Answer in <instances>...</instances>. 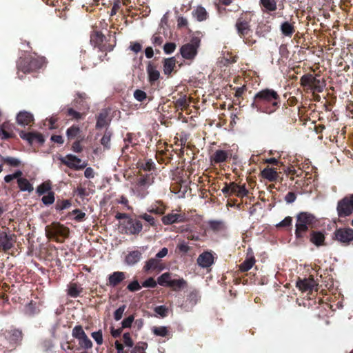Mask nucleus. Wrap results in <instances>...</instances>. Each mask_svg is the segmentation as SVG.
I'll use <instances>...</instances> for the list:
<instances>
[{"label":"nucleus","instance_id":"nucleus-53","mask_svg":"<svg viewBox=\"0 0 353 353\" xmlns=\"http://www.w3.org/2000/svg\"><path fill=\"white\" fill-rule=\"evenodd\" d=\"M92 337L98 345H101L103 343V336L101 331L92 332Z\"/></svg>","mask_w":353,"mask_h":353},{"label":"nucleus","instance_id":"nucleus-19","mask_svg":"<svg viewBox=\"0 0 353 353\" xmlns=\"http://www.w3.org/2000/svg\"><path fill=\"white\" fill-rule=\"evenodd\" d=\"M197 263L202 268H209L214 263V256L211 252H204L199 256Z\"/></svg>","mask_w":353,"mask_h":353},{"label":"nucleus","instance_id":"nucleus-2","mask_svg":"<svg viewBox=\"0 0 353 353\" xmlns=\"http://www.w3.org/2000/svg\"><path fill=\"white\" fill-rule=\"evenodd\" d=\"M201 221L200 216L196 210L182 211L178 207V223H183L178 226V233L183 234L188 240L198 241L199 236L196 232V225Z\"/></svg>","mask_w":353,"mask_h":353},{"label":"nucleus","instance_id":"nucleus-38","mask_svg":"<svg viewBox=\"0 0 353 353\" xmlns=\"http://www.w3.org/2000/svg\"><path fill=\"white\" fill-rule=\"evenodd\" d=\"M148 211L151 213L161 214L164 212V207L161 205L159 203L155 204L154 205L150 206Z\"/></svg>","mask_w":353,"mask_h":353},{"label":"nucleus","instance_id":"nucleus-56","mask_svg":"<svg viewBox=\"0 0 353 353\" xmlns=\"http://www.w3.org/2000/svg\"><path fill=\"white\" fill-rule=\"evenodd\" d=\"M178 108L181 107V109L186 108V106L188 105V101L186 98V96H180V98L178 99Z\"/></svg>","mask_w":353,"mask_h":353},{"label":"nucleus","instance_id":"nucleus-42","mask_svg":"<svg viewBox=\"0 0 353 353\" xmlns=\"http://www.w3.org/2000/svg\"><path fill=\"white\" fill-rule=\"evenodd\" d=\"M79 341V345L85 349L90 348L92 346V341L88 339L86 334H84Z\"/></svg>","mask_w":353,"mask_h":353},{"label":"nucleus","instance_id":"nucleus-3","mask_svg":"<svg viewBox=\"0 0 353 353\" xmlns=\"http://www.w3.org/2000/svg\"><path fill=\"white\" fill-rule=\"evenodd\" d=\"M199 291L183 278L178 279V307L184 312L191 311L200 301Z\"/></svg>","mask_w":353,"mask_h":353},{"label":"nucleus","instance_id":"nucleus-21","mask_svg":"<svg viewBox=\"0 0 353 353\" xmlns=\"http://www.w3.org/2000/svg\"><path fill=\"white\" fill-rule=\"evenodd\" d=\"M295 22L284 21L280 26V30L283 35L287 37H292L295 32Z\"/></svg>","mask_w":353,"mask_h":353},{"label":"nucleus","instance_id":"nucleus-33","mask_svg":"<svg viewBox=\"0 0 353 353\" xmlns=\"http://www.w3.org/2000/svg\"><path fill=\"white\" fill-rule=\"evenodd\" d=\"M271 26L268 23H260L256 29V34L259 37H265L271 31Z\"/></svg>","mask_w":353,"mask_h":353},{"label":"nucleus","instance_id":"nucleus-63","mask_svg":"<svg viewBox=\"0 0 353 353\" xmlns=\"http://www.w3.org/2000/svg\"><path fill=\"white\" fill-rule=\"evenodd\" d=\"M128 289L130 291L134 292L139 290L141 289V286L137 281H134L128 285Z\"/></svg>","mask_w":353,"mask_h":353},{"label":"nucleus","instance_id":"nucleus-12","mask_svg":"<svg viewBox=\"0 0 353 353\" xmlns=\"http://www.w3.org/2000/svg\"><path fill=\"white\" fill-rule=\"evenodd\" d=\"M317 283L312 276L307 279H299L296 281V287L302 292L317 291Z\"/></svg>","mask_w":353,"mask_h":353},{"label":"nucleus","instance_id":"nucleus-7","mask_svg":"<svg viewBox=\"0 0 353 353\" xmlns=\"http://www.w3.org/2000/svg\"><path fill=\"white\" fill-rule=\"evenodd\" d=\"M300 85L307 92H321L325 85L323 80L317 79L310 73L305 74L301 77Z\"/></svg>","mask_w":353,"mask_h":353},{"label":"nucleus","instance_id":"nucleus-31","mask_svg":"<svg viewBox=\"0 0 353 353\" xmlns=\"http://www.w3.org/2000/svg\"><path fill=\"white\" fill-rule=\"evenodd\" d=\"M147 72L148 74L149 81L150 82H153L159 79L160 73L152 64H148L147 67Z\"/></svg>","mask_w":353,"mask_h":353},{"label":"nucleus","instance_id":"nucleus-16","mask_svg":"<svg viewBox=\"0 0 353 353\" xmlns=\"http://www.w3.org/2000/svg\"><path fill=\"white\" fill-rule=\"evenodd\" d=\"M61 161L71 168L76 170L82 169L85 167V163L74 155L68 154L61 159Z\"/></svg>","mask_w":353,"mask_h":353},{"label":"nucleus","instance_id":"nucleus-13","mask_svg":"<svg viewBox=\"0 0 353 353\" xmlns=\"http://www.w3.org/2000/svg\"><path fill=\"white\" fill-rule=\"evenodd\" d=\"M47 236L52 238L56 236H61L65 238L69 234V229L62 225L54 223L50 228L46 230Z\"/></svg>","mask_w":353,"mask_h":353},{"label":"nucleus","instance_id":"nucleus-27","mask_svg":"<svg viewBox=\"0 0 353 353\" xmlns=\"http://www.w3.org/2000/svg\"><path fill=\"white\" fill-rule=\"evenodd\" d=\"M20 137L24 140H26L29 143H32L34 141H37L38 142H43V138L42 136L39 134H35V133H25L21 132L20 133Z\"/></svg>","mask_w":353,"mask_h":353},{"label":"nucleus","instance_id":"nucleus-64","mask_svg":"<svg viewBox=\"0 0 353 353\" xmlns=\"http://www.w3.org/2000/svg\"><path fill=\"white\" fill-rule=\"evenodd\" d=\"M178 250L181 252L188 253L190 250V247L185 242H181L178 245Z\"/></svg>","mask_w":353,"mask_h":353},{"label":"nucleus","instance_id":"nucleus-50","mask_svg":"<svg viewBox=\"0 0 353 353\" xmlns=\"http://www.w3.org/2000/svg\"><path fill=\"white\" fill-rule=\"evenodd\" d=\"M154 312L160 316L165 317L168 315V310L163 305H160L154 308Z\"/></svg>","mask_w":353,"mask_h":353},{"label":"nucleus","instance_id":"nucleus-32","mask_svg":"<svg viewBox=\"0 0 353 353\" xmlns=\"http://www.w3.org/2000/svg\"><path fill=\"white\" fill-rule=\"evenodd\" d=\"M17 183L19 188L21 191H28L30 192L34 190L32 185L25 178H19Z\"/></svg>","mask_w":353,"mask_h":353},{"label":"nucleus","instance_id":"nucleus-37","mask_svg":"<svg viewBox=\"0 0 353 353\" xmlns=\"http://www.w3.org/2000/svg\"><path fill=\"white\" fill-rule=\"evenodd\" d=\"M80 132V128L78 126L73 125L67 130L66 134L69 139H74Z\"/></svg>","mask_w":353,"mask_h":353},{"label":"nucleus","instance_id":"nucleus-14","mask_svg":"<svg viewBox=\"0 0 353 353\" xmlns=\"http://www.w3.org/2000/svg\"><path fill=\"white\" fill-rule=\"evenodd\" d=\"M165 268L161 259L156 257L151 258L146 261L144 265V270L146 272H160Z\"/></svg>","mask_w":353,"mask_h":353},{"label":"nucleus","instance_id":"nucleus-58","mask_svg":"<svg viewBox=\"0 0 353 353\" xmlns=\"http://www.w3.org/2000/svg\"><path fill=\"white\" fill-rule=\"evenodd\" d=\"M134 97L137 101H142L146 98V94L142 90H137L134 93Z\"/></svg>","mask_w":353,"mask_h":353},{"label":"nucleus","instance_id":"nucleus-51","mask_svg":"<svg viewBox=\"0 0 353 353\" xmlns=\"http://www.w3.org/2000/svg\"><path fill=\"white\" fill-rule=\"evenodd\" d=\"M42 201L45 205H50L54 201V196L52 192H48V194L44 195L42 198Z\"/></svg>","mask_w":353,"mask_h":353},{"label":"nucleus","instance_id":"nucleus-15","mask_svg":"<svg viewBox=\"0 0 353 353\" xmlns=\"http://www.w3.org/2000/svg\"><path fill=\"white\" fill-rule=\"evenodd\" d=\"M230 150H216L210 156V162L212 165L219 164L226 162L231 157Z\"/></svg>","mask_w":353,"mask_h":353},{"label":"nucleus","instance_id":"nucleus-44","mask_svg":"<svg viewBox=\"0 0 353 353\" xmlns=\"http://www.w3.org/2000/svg\"><path fill=\"white\" fill-rule=\"evenodd\" d=\"M108 124L107 116L105 114H100L97 119V127L101 128Z\"/></svg>","mask_w":353,"mask_h":353},{"label":"nucleus","instance_id":"nucleus-18","mask_svg":"<svg viewBox=\"0 0 353 353\" xmlns=\"http://www.w3.org/2000/svg\"><path fill=\"white\" fill-rule=\"evenodd\" d=\"M256 262L255 257L253 254L252 250H248V253L243 263L239 265V270L242 272H245L250 270Z\"/></svg>","mask_w":353,"mask_h":353},{"label":"nucleus","instance_id":"nucleus-52","mask_svg":"<svg viewBox=\"0 0 353 353\" xmlns=\"http://www.w3.org/2000/svg\"><path fill=\"white\" fill-rule=\"evenodd\" d=\"M134 320V317L133 315H130L128 317L125 318L123 320L121 324L123 328H128L132 325V322Z\"/></svg>","mask_w":353,"mask_h":353},{"label":"nucleus","instance_id":"nucleus-35","mask_svg":"<svg viewBox=\"0 0 353 353\" xmlns=\"http://www.w3.org/2000/svg\"><path fill=\"white\" fill-rule=\"evenodd\" d=\"M151 330L152 333L157 336L165 337L169 334L168 327L165 326H154L151 328Z\"/></svg>","mask_w":353,"mask_h":353},{"label":"nucleus","instance_id":"nucleus-11","mask_svg":"<svg viewBox=\"0 0 353 353\" xmlns=\"http://www.w3.org/2000/svg\"><path fill=\"white\" fill-rule=\"evenodd\" d=\"M305 239L309 240L310 243L315 245L317 247H320L325 245V234L323 232L315 230L314 229L311 230L307 233V236Z\"/></svg>","mask_w":353,"mask_h":353},{"label":"nucleus","instance_id":"nucleus-5","mask_svg":"<svg viewBox=\"0 0 353 353\" xmlns=\"http://www.w3.org/2000/svg\"><path fill=\"white\" fill-rule=\"evenodd\" d=\"M252 20V17L250 12H243L236 19L235 23L238 35L249 46H252L256 43V40L252 37V30L250 24Z\"/></svg>","mask_w":353,"mask_h":353},{"label":"nucleus","instance_id":"nucleus-47","mask_svg":"<svg viewBox=\"0 0 353 353\" xmlns=\"http://www.w3.org/2000/svg\"><path fill=\"white\" fill-rule=\"evenodd\" d=\"M189 137H190V134L186 133V132H181V135H180V142H181V147H184V146H187V145H191L188 141L189 139ZM178 141H179V139H178Z\"/></svg>","mask_w":353,"mask_h":353},{"label":"nucleus","instance_id":"nucleus-4","mask_svg":"<svg viewBox=\"0 0 353 353\" xmlns=\"http://www.w3.org/2000/svg\"><path fill=\"white\" fill-rule=\"evenodd\" d=\"M318 219L308 212H299L296 216L294 234L297 240L304 241L307 233L316 226Z\"/></svg>","mask_w":353,"mask_h":353},{"label":"nucleus","instance_id":"nucleus-62","mask_svg":"<svg viewBox=\"0 0 353 353\" xmlns=\"http://www.w3.org/2000/svg\"><path fill=\"white\" fill-rule=\"evenodd\" d=\"M123 343L124 344L128 347H132L133 346V341L130 337V335L129 333H125L123 336Z\"/></svg>","mask_w":353,"mask_h":353},{"label":"nucleus","instance_id":"nucleus-49","mask_svg":"<svg viewBox=\"0 0 353 353\" xmlns=\"http://www.w3.org/2000/svg\"><path fill=\"white\" fill-rule=\"evenodd\" d=\"M126 306L123 305L120 306L114 313V318L116 321H119L121 319L123 313L125 310Z\"/></svg>","mask_w":353,"mask_h":353},{"label":"nucleus","instance_id":"nucleus-36","mask_svg":"<svg viewBox=\"0 0 353 353\" xmlns=\"http://www.w3.org/2000/svg\"><path fill=\"white\" fill-rule=\"evenodd\" d=\"M286 174L290 176L292 180L294 179V176H301L303 173L302 170L300 169L296 170L294 167H288L287 170L285 171Z\"/></svg>","mask_w":353,"mask_h":353},{"label":"nucleus","instance_id":"nucleus-54","mask_svg":"<svg viewBox=\"0 0 353 353\" xmlns=\"http://www.w3.org/2000/svg\"><path fill=\"white\" fill-rule=\"evenodd\" d=\"M156 285L157 281L152 277L148 278L142 283V286L144 288H154Z\"/></svg>","mask_w":353,"mask_h":353},{"label":"nucleus","instance_id":"nucleus-59","mask_svg":"<svg viewBox=\"0 0 353 353\" xmlns=\"http://www.w3.org/2000/svg\"><path fill=\"white\" fill-rule=\"evenodd\" d=\"M296 199V194L293 192H288L285 196V201L288 203H293Z\"/></svg>","mask_w":353,"mask_h":353},{"label":"nucleus","instance_id":"nucleus-23","mask_svg":"<svg viewBox=\"0 0 353 353\" xmlns=\"http://www.w3.org/2000/svg\"><path fill=\"white\" fill-rule=\"evenodd\" d=\"M157 283L162 286L173 287L175 284V279L170 273L166 272L158 278Z\"/></svg>","mask_w":353,"mask_h":353},{"label":"nucleus","instance_id":"nucleus-41","mask_svg":"<svg viewBox=\"0 0 353 353\" xmlns=\"http://www.w3.org/2000/svg\"><path fill=\"white\" fill-rule=\"evenodd\" d=\"M51 189V185L50 183L45 182L38 186L37 188V192L39 194H43L44 193L48 192Z\"/></svg>","mask_w":353,"mask_h":353},{"label":"nucleus","instance_id":"nucleus-60","mask_svg":"<svg viewBox=\"0 0 353 353\" xmlns=\"http://www.w3.org/2000/svg\"><path fill=\"white\" fill-rule=\"evenodd\" d=\"M175 47L176 46L174 43H168L164 45L163 50L166 54H170L174 51Z\"/></svg>","mask_w":353,"mask_h":353},{"label":"nucleus","instance_id":"nucleus-30","mask_svg":"<svg viewBox=\"0 0 353 353\" xmlns=\"http://www.w3.org/2000/svg\"><path fill=\"white\" fill-rule=\"evenodd\" d=\"M125 279V274L122 272H115L109 276V283L115 286Z\"/></svg>","mask_w":353,"mask_h":353},{"label":"nucleus","instance_id":"nucleus-28","mask_svg":"<svg viewBox=\"0 0 353 353\" xmlns=\"http://www.w3.org/2000/svg\"><path fill=\"white\" fill-rule=\"evenodd\" d=\"M141 255L139 251H132L125 256V263L129 265H133L141 260Z\"/></svg>","mask_w":353,"mask_h":353},{"label":"nucleus","instance_id":"nucleus-34","mask_svg":"<svg viewBox=\"0 0 353 353\" xmlns=\"http://www.w3.org/2000/svg\"><path fill=\"white\" fill-rule=\"evenodd\" d=\"M210 230L214 232H220L224 229V223L222 221L210 220L208 222Z\"/></svg>","mask_w":353,"mask_h":353},{"label":"nucleus","instance_id":"nucleus-40","mask_svg":"<svg viewBox=\"0 0 353 353\" xmlns=\"http://www.w3.org/2000/svg\"><path fill=\"white\" fill-rule=\"evenodd\" d=\"M81 291V289L76 284H71L68 289V294L72 297H77L79 296Z\"/></svg>","mask_w":353,"mask_h":353},{"label":"nucleus","instance_id":"nucleus-1","mask_svg":"<svg viewBox=\"0 0 353 353\" xmlns=\"http://www.w3.org/2000/svg\"><path fill=\"white\" fill-rule=\"evenodd\" d=\"M281 98L272 88H264L256 92L251 106L257 111L270 114L279 108Z\"/></svg>","mask_w":353,"mask_h":353},{"label":"nucleus","instance_id":"nucleus-57","mask_svg":"<svg viewBox=\"0 0 353 353\" xmlns=\"http://www.w3.org/2000/svg\"><path fill=\"white\" fill-rule=\"evenodd\" d=\"M72 214L73 215H74V219L78 221H82L85 216V214L83 212H81V210H74L72 212Z\"/></svg>","mask_w":353,"mask_h":353},{"label":"nucleus","instance_id":"nucleus-26","mask_svg":"<svg viewBox=\"0 0 353 353\" xmlns=\"http://www.w3.org/2000/svg\"><path fill=\"white\" fill-rule=\"evenodd\" d=\"M192 15L199 21H203L208 18V13L205 8L201 6H197L192 12Z\"/></svg>","mask_w":353,"mask_h":353},{"label":"nucleus","instance_id":"nucleus-29","mask_svg":"<svg viewBox=\"0 0 353 353\" xmlns=\"http://www.w3.org/2000/svg\"><path fill=\"white\" fill-rule=\"evenodd\" d=\"M176 65V59L174 57L165 59L163 63V72L165 74L169 75L173 71Z\"/></svg>","mask_w":353,"mask_h":353},{"label":"nucleus","instance_id":"nucleus-43","mask_svg":"<svg viewBox=\"0 0 353 353\" xmlns=\"http://www.w3.org/2000/svg\"><path fill=\"white\" fill-rule=\"evenodd\" d=\"M292 225V217L288 216H286L283 220L276 225V228H287L291 227Z\"/></svg>","mask_w":353,"mask_h":353},{"label":"nucleus","instance_id":"nucleus-20","mask_svg":"<svg viewBox=\"0 0 353 353\" xmlns=\"http://www.w3.org/2000/svg\"><path fill=\"white\" fill-rule=\"evenodd\" d=\"M14 237L12 235H8L6 232H0V248L7 250L12 247Z\"/></svg>","mask_w":353,"mask_h":353},{"label":"nucleus","instance_id":"nucleus-61","mask_svg":"<svg viewBox=\"0 0 353 353\" xmlns=\"http://www.w3.org/2000/svg\"><path fill=\"white\" fill-rule=\"evenodd\" d=\"M248 190L246 189L245 185H240L239 189H238V191H237V194H236V196L238 197H244V196H246L248 194Z\"/></svg>","mask_w":353,"mask_h":353},{"label":"nucleus","instance_id":"nucleus-17","mask_svg":"<svg viewBox=\"0 0 353 353\" xmlns=\"http://www.w3.org/2000/svg\"><path fill=\"white\" fill-rule=\"evenodd\" d=\"M194 153L192 150V145H187V146L181 147L179 152H178V165L181 163V161L183 163H185L186 161L190 163L192 159Z\"/></svg>","mask_w":353,"mask_h":353},{"label":"nucleus","instance_id":"nucleus-8","mask_svg":"<svg viewBox=\"0 0 353 353\" xmlns=\"http://www.w3.org/2000/svg\"><path fill=\"white\" fill-rule=\"evenodd\" d=\"M336 210L339 217H346L353 212V194L345 196L339 200Z\"/></svg>","mask_w":353,"mask_h":353},{"label":"nucleus","instance_id":"nucleus-22","mask_svg":"<svg viewBox=\"0 0 353 353\" xmlns=\"http://www.w3.org/2000/svg\"><path fill=\"white\" fill-rule=\"evenodd\" d=\"M34 120L33 115L26 111L20 112L17 116L18 124L26 126L30 125Z\"/></svg>","mask_w":353,"mask_h":353},{"label":"nucleus","instance_id":"nucleus-48","mask_svg":"<svg viewBox=\"0 0 353 353\" xmlns=\"http://www.w3.org/2000/svg\"><path fill=\"white\" fill-rule=\"evenodd\" d=\"M84 334H85V333L81 326H76L72 330L73 336L78 340H79Z\"/></svg>","mask_w":353,"mask_h":353},{"label":"nucleus","instance_id":"nucleus-46","mask_svg":"<svg viewBox=\"0 0 353 353\" xmlns=\"http://www.w3.org/2000/svg\"><path fill=\"white\" fill-rule=\"evenodd\" d=\"M162 221L164 224H171L176 221V214H170L162 218Z\"/></svg>","mask_w":353,"mask_h":353},{"label":"nucleus","instance_id":"nucleus-24","mask_svg":"<svg viewBox=\"0 0 353 353\" xmlns=\"http://www.w3.org/2000/svg\"><path fill=\"white\" fill-rule=\"evenodd\" d=\"M259 4L263 12H274L277 9L276 0H259Z\"/></svg>","mask_w":353,"mask_h":353},{"label":"nucleus","instance_id":"nucleus-6","mask_svg":"<svg viewBox=\"0 0 353 353\" xmlns=\"http://www.w3.org/2000/svg\"><path fill=\"white\" fill-rule=\"evenodd\" d=\"M200 44V38L192 37L189 42L182 45L180 48V54L184 60L181 62L178 61V67L191 64L198 53Z\"/></svg>","mask_w":353,"mask_h":353},{"label":"nucleus","instance_id":"nucleus-39","mask_svg":"<svg viewBox=\"0 0 353 353\" xmlns=\"http://www.w3.org/2000/svg\"><path fill=\"white\" fill-rule=\"evenodd\" d=\"M10 130V125L8 124H3L1 127L0 126V138L8 139L10 137L9 131Z\"/></svg>","mask_w":353,"mask_h":353},{"label":"nucleus","instance_id":"nucleus-45","mask_svg":"<svg viewBox=\"0 0 353 353\" xmlns=\"http://www.w3.org/2000/svg\"><path fill=\"white\" fill-rule=\"evenodd\" d=\"M110 139H111V134L109 132H105L104 135L103 136L101 143L106 148H110Z\"/></svg>","mask_w":353,"mask_h":353},{"label":"nucleus","instance_id":"nucleus-10","mask_svg":"<svg viewBox=\"0 0 353 353\" xmlns=\"http://www.w3.org/2000/svg\"><path fill=\"white\" fill-rule=\"evenodd\" d=\"M333 239L343 245H348L353 241V229L350 228H340L334 232Z\"/></svg>","mask_w":353,"mask_h":353},{"label":"nucleus","instance_id":"nucleus-9","mask_svg":"<svg viewBox=\"0 0 353 353\" xmlns=\"http://www.w3.org/2000/svg\"><path fill=\"white\" fill-rule=\"evenodd\" d=\"M143 228L142 223L137 220L125 218L120 223V229L127 234H139Z\"/></svg>","mask_w":353,"mask_h":353},{"label":"nucleus","instance_id":"nucleus-25","mask_svg":"<svg viewBox=\"0 0 353 353\" xmlns=\"http://www.w3.org/2000/svg\"><path fill=\"white\" fill-rule=\"evenodd\" d=\"M261 175L269 181H276L279 177L278 172L274 168H265L261 171Z\"/></svg>","mask_w":353,"mask_h":353},{"label":"nucleus","instance_id":"nucleus-55","mask_svg":"<svg viewBox=\"0 0 353 353\" xmlns=\"http://www.w3.org/2000/svg\"><path fill=\"white\" fill-rule=\"evenodd\" d=\"M235 90L234 97L236 98H241L243 93L247 90V87L245 85H243L241 87L234 88Z\"/></svg>","mask_w":353,"mask_h":353}]
</instances>
